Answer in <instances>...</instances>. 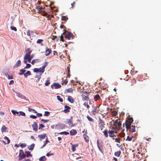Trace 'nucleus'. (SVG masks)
<instances>
[{
  "mask_svg": "<svg viewBox=\"0 0 161 161\" xmlns=\"http://www.w3.org/2000/svg\"><path fill=\"white\" fill-rule=\"evenodd\" d=\"M39 69L38 68H34L33 69V71L35 72H39Z\"/></svg>",
  "mask_w": 161,
  "mask_h": 161,
  "instance_id": "62",
  "label": "nucleus"
},
{
  "mask_svg": "<svg viewBox=\"0 0 161 161\" xmlns=\"http://www.w3.org/2000/svg\"><path fill=\"white\" fill-rule=\"evenodd\" d=\"M104 125L105 123L104 121L102 119H100L98 123V126L101 130H103L104 128Z\"/></svg>",
  "mask_w": 161,
  "mask_h": 161,
  "instance_id": "4",
  "label": "nucleus"
},
{
  "mask_svg": "<svg viewBox=\"0 0 161 161\" xmlns=\"http://www.w3.org/2000/svg\"><path fill=\"white\" fill-rule=\"evenodd\" d=\"M65 34V32H64L62 33V34L60 36V41H61L63 42H64V40L63 38V35H64Z\"/></svg>",
  "mask_w": 161,
  "mask_h": 161,
  "instance_id": "45",
  "label": "nucleus"
},
{
  "mask_svg": "<svg viewBox=\"0 0 161 161\" xmlns=\"http://www.w3.org/2000/svg\"><path fill=\"white\" fill-rule=\"evenodd\" d=\"M31 75V73L30 71H27L24 74V76L25 78H27L28 76Z\"/></svg>",
  "mask_w": 161,
  "mask_h": 161,
  "instance_id": "24",
  "label": "nucleus"
},
{
  "mask_svg": "<svg viewBox=\"0 0 161 161\" xmlns=\"http://www.w3.org/2000/svg\"><path fill=\"white\" fill-rule=\"evenodd\" d=\"M81 93V97L82 101H88L89 104H90L91 101L89 97L90 92L86 91H82Z\"/></svg>",
  "mask_w": 161,
  "mask_h": 161,
  "instance_id": "1",
  "label": "nucleus"
},
{
  "mask_svg": "<svg viewBox=\"0 0 161 161\" xmlns=\"http://www.w3.org/2000/svg\"><path fill=\"white\" fill-rule=\"evenodd\" d=\"M64 35L65 38L69 40L71 38L73 39L74 37L72 33L68 31H66V33H65Z\"/></svg>",
  "mask_w": 161,
  "mask_h": 161,
  "instance_id": "2",
  "label": "nucleus"
},
{
  "mask_svg": "<svg viewBox=\"0 0 161 161\" xmlns=\"http://www.w3.org/2000/svg\"><path fill=\"white\" fill-rule=\"evenodd\" d=\"M26 146V145L25 143H22L20 145V146L22 148L25 147Z\"/></svg>",
  "mask_w": 161,
  "mask_h": 161,
  "instance_id": "48",
  "label": "nucleus"
},
{
  "mask_svg": "<svg viewBox=\"0 0 161 161\" xmlns=\"http://www.w3.org/2000/svg\"><path fill=\"white\" fill-rule=\"evenodd\" d=\"M121 151H119L116 152H115L114 153V155L116 156L117 157H119L121 154Z\"/></svg>",
  "mask_w": 161,
  "mask_h": 161,
  "instance_id": "32",
  "label": "nucleus"
},
{
  "mask_svg": "<svg viewBox=\"0 0 161 161\" xmlns=\"http://www.w3.org/2000/svg\"><path fill=\"white\" fill-rule=\"evenodd\" d=\"M50 114V112L48 111H45V112L44 114V116H48Z\"/></svg>",
  "mask_w": 161,
  "mask_h": 161,
  "instance_id": "50",
  "label": "nucleus"
},
{
  "mask_svg": "<svg viewBox=\"0 0 161 161\" xmlns=\"http://www.w3.org/2000/svg\"><path fill=\"white\" fill-rule=\"evenodd\" d=\"M34 146L35 144H32L31 145L28 146V148L30 150H32L33 149Z\"/></svg>",
  "mask_w": 161,
  "mask_h": 161,
  "instance_id": "25",
  "label": "nucleus"
},
{
  "mask_svg": "<svg viewBox=\"0 0 161 161\" xmlns=\"http://www.w3.org/2000/svg\"><path fill=\"white\" fill-rule=\"evenodd\" d=\"M26 70L24 69H22L19 70V75H22L24 74V73L25 72Z\"/></svg>",
  "mask_w": 161,
  "mask_h": 161,
  "instance_id": "26",
  "label": "nucleus"
},
{
  "mask_svg": "<svg viewBox=\"0 0 161 161\" xmlns=\"http://www.w3.org/2000/svg\"><path fill=\"white\" fill-rule=\"evenodd\" d=\"M50 83L49 80H47L46 81L45 83V85L46 86H48Z\"/></svg>",
  "mask_w": 161,
  "mask_h": 161,
  "instance_id": "57",
  "label": "nucleus"
},
{
  "mask_svg": "<svg viewBox=\"0 0 161 161\" xmlns=\"http://www.w3.org/2000/svg\"><path fill=\"white\" fill-rule=\"evenodd\" d=\"M44 126L42 124H41L39 125V129H42V128H44Z\"/></svg>",
  "mask_w": 161,
  "mask_h": 161,
  "instance_id": "58",
  "label": "nucleus"
},
{
  "mask_svg": "<svg viewBox=\"0 0 161 161\" xmlns=\"http://www.w3.org/2000/svg\"><path fill=\"white\" fill-rule=\"evenodd\" d=\"M130 83V86H133L136 82V80L135 79H130L129 80Z\"/></svg>",
  "mask_w": 161,
  "mask_h": 161,
  "instance_id": "18",
  "label": "nucleus"
},
{
  "mask_svg": "<svg viewBox=\"0 0 161 161\" xmlns=\"http://www.w3.org/2000/svg\"><path fill=\"white\" fill-rule=\"evenodd\" d=\"M25 153H26V156L27 157H28L29 156L31 157L32 156V155L31 154L30 152H25Z\"/></svg>",
  "mask_w": 161,
  "mask_h": 161,
  "instance_id": "44",
  "label": "nucleus"
},
{
  "mask_svg": "<svg viewBox=\"0 0 161 161\" xmlns=\"http://www.w3.org/2000/svg\"><path fill=\"white\" fill-rule=\"evenodd\" d=\"M28 110L30 112H32L35 113H37V112L35 110L32 109L31 108H28Z\"/></svg>",
  "mask_w": 161,
  "mask_h": 161,
  "instance_id": "38",
  "label": "nucleus"
},
{
  "mask_svg": "<svg viewBox=\"0 0 161 161\" xmlns=\"http://www.w3.org/2000/svg\"><path fill=\"white\" fill-rule=\"evenodd\" d=\"M61 87V86L58 83H54L51 86V87L53 88V87L55 89L60 88Z\"/></svg>",
  "mask_w": 161,
  "mask_h": 161,
  "instance_id": "6",
  "label": "nucleus"
},
{
  "mask_svg": "<svg viewBox=\"0 0 161 161\" xmlns=\"http://www.w3.org/2000/svg\"><path fill=\"white\" fill-rule=\"evenodd\" d=\"M39 61V60L38 59H33L32 61L31 64H34L35 63L38 62Z\"/></svg>",
  "mask_w": 161,
  "mask_h": 161,
  "instance_id": "40",
  "label": "nucleus"
},
{
  "mask_svg": "<svg viewBox=\"0 0 161 161\" xmlns=\"http://www.w3.org/2000/svg\"><path fill=\"white\" fill-rule=\"evenodd\" d=\"M7 128L5 125H3L1 128V131L2 132H5L6 131Z\"/></svg>",
  "mask_w": 161,
  "mask_h": 161,
  "instance_id": "27",
  "label": "nucleus"
},
{
  "mask_svg": "<svg viewBox=\"0 0 161 161\" xmlns=\"http://www.w3.org/2000/svg\"><path fill=\"white\" fill-rule=\"evenodd\" d=\"M68 19V18L65 16H63L62 17L61 20L63 21H67Z\"/></svg>",
  "mask_w": 161,
  "mask_h": 161,
  "instance_id": "35",
  "label": "nucleus"
},
{
  "mask_svg": "<svg viewBox=\"0 0 161 161\" xmlns=\"http://www.w3.org/2000/svg\"><path fill=\"white\" fill-rule=\"evenodd\" d=\"M4 138H5V139L7 140V142L6 143H7V144L9 143H10V140L9 139V138L8 137H7V136H5L4 137Z\"/></svg>",
  "mask_w": 161,
  "mask_h": 161,
  "instance_id": "55",
  "label": "nucleus"
},
{
  "mask_svg": "<svg viewBox=\"0 0 161 161\" xmlns=\"http://www.w3.org/2000/svg\"><path fill=\"white\" fill-rule=\"evenodd\" d=\"M109 134V136L111 137H116V136L114 134V131L113 130H109L108 131Z\"/></svg>",
  "mask_w": 161,
  "mask_h": 161,
  "instance_id": "11",
  "label": "nucleus"
},
{
  "mask_svg": "<svg viewBox=\"0 0 161 161\" xmlns=\"http://www.w3.org/2000/svg\"><path fill=\"white\" fill-rule=\"evenodd\" d=\"M44 8V7H43L42 6H37L36 8V9L39 10H42Z\"/></svg>",
  "mask_w": 161,
  "mask_h": 161,
  "instance_id": "43",
  "label": "nucleus"
},
{
  "mask_svg": "<svg viewBox=\"0 0 161 161\" xmlns=\"http://www.w3.org/2000/svg\"><path fill=\"white\" fill-rule=\"evenodd\" d=\"M112 129L113 130H119V129L118 128V127L116 125H114V127H112Z\"/></svg>",
  "mask_w": 161,
  "mask_h": 161,
  "instance_id": "39",
  "label": "nucleus"
},
{
  "mask_svg": "<svg viewBox=\"0 0 161 161\" xmlns=\"http://www.w3.org/2000/svg\"><path fill=\"white\" fill-rule=\"evenodd\" d=\"M32 126L34 130H35V131H36L37 130L38 125L36 122H34L33 124L32 125Z\"/></svg>",
  "mask_w": 161,
  "mask_h": 161,
  "instance_id": "13",
  "label": "nucleus"
},
{
  "mask_svg": "<svg viewBox=\"0 0 161 161\" xmlns=\"http://www.w3.org/2000/svg\"><path fill=\"white\" fill-rule=\"evenodd\" d=\"M99 112V110L97 109V107L96 106L94 107L92 111V113L93 115H95V113H98Z\"/></svg>",
  "mask_w": 161,
  "mask_h": 161,
  "instance_id": "17",
  "label": "nucleus"
},
{
  "mask_svg": "<svg viewBox=\"0 0 161 161\" xmlns=\"http://www.w3.org/2000/svg\"><path fill=\"white\" fill-rule=\"evenodd\" d=\"M133 120L132 117H130L128 118L125 121V124L127 125H130L133 122Z\"/></svg>",
  "mask_w": 161,
  "mask_h": 161,
  "instance_id": "5",
  "label": "nucleus"
},
{
  "mask_svg": "<svg viewBox=\"0 0 161 161\" xmlns=\"http://www.w3.org/2000/svg\"><path fill=\"white\" fill-rule=\"evenodd\" d=\"M73 120V117H71L70 119H67L66 121L65 122V123L66 124H68L69 125H72L73 123L72 121ZM72 125H71V126Z\"/></svg>",
  "mask_w": 161,
  "mask_h": 161,
  "instance_id": "10",
  "label": "nucleus"
},
{
  "mask_svg": "<svg viewBox=\"0 0 161 161\" xmlns=\"http://www.w3.org/2000/svg\"><path fill=\"white\" fill-rule=\"evenodd\" d=\"M64 108L65 109L63 111L65 113H67L69 112L71 108L68 106L65 105L64 106Z\"/></svg>",
  "mask_w": 161,
  "mask_h": 161,
  "instance_id": "12",
  "label": "nucleus"
},
{
  "mask_svg": "<svg viewBox=\"0 0 161 161\" xmlns=\"http://www.w3.org/2000/svg\"><path fill=\"white\" fill-rule=\"evenodd\" d=\"M68 81L66 80H65L63 81V82L62 83V84L63 85L64 84V85H66L67 84Z\"/></svg>",
  "mask_w": 161,
  "mask_h": 161,
  "instance_id": "61",
  "label": "nucleus"
},
{
  "mask_svg": "<svg viewBox=\"0 0 161 161\" xmlns=\"http://www.w3.org/2000/svg\"><path fill=\"white\" fill-rule=\"evenodd\" d=\"M11 112L14 115H15L16 114H19V112H18L14 110H11Z\"/></svg>",
  "mask_w": 161,
  "mask_h": 161,
  "instance_id": "47",
  "label": "nucleus"
},
{
  "mask_svg": "<svg viewBox=\"0 0 161 161\" xmlns=\"http://www.w3.org/2000/svg\"><path fill=\"white\" fill-rule=\"evenodd\" d=\"M65 91L67 92H71L73 91V90L71 88H69L66 89Z\"/></svg>",
  "mask_w": 161,
  "mask_h": 161,
  "instance_id": "37",
  "label": "nucleus"
},
{
  "mask_svg": "<svg viewBox=\"0 0 161 161\" xmlns=\"http://www.w3.org/2000/svg\"><path fill=\"white\" fill-rule=\"evenodd\" d=\"M75 5V2H73V3H72L71 4V8H74Z\"/></svg>",
  "mask_w": 161,
  "mask_h": 161,
  "instance_id": "60",
  "label": "nucleus"
},
{
  "mask_svg": "<svg viewBox=\"0 0 161 161\" xmlns=\"http://www.w3.org/2000/svg\"><path fill=\"white\" fill-rule=\"evenodd\" d=\"M83 101L84 102L83 103V105L86 107L87 109H89L90 107L89 106L90 104H89L88 101Z\"/></svg>",
  "mask_w": 161,
  "mask_h": 161,
  "instance_id": "15",
  "label": "nucleus"
},
{
  "mask_svg": "<svg viewBox=\"0 0 161 161\" xmlns=\"http://www.w3.org/2000/svg\"><path fill=\"white\" fill-rule=\"evenodd\" d=\"M46 136V135L45 134H43L40 135H38V137L40 138L41 139H44L45 138Z\"/></svg>",
  "mask_w": 161,
  "mask_h": 161,
  "instance_id": "28",
  "label": "nucleus"
},
{
  "mask_svg": "<svg viewBox=\"0 0 161 161\" xmlns=\"http://www.w3.org/2000/svg\"><path fill=\"white\" fill-rule=\"evenodd\" d=\"M68 100L70 103H73L74 102L75 100L74 98L70 96H68Z\"/></svg>",
  "mask_w": 161,
  "mask_h": 161,
  "instance_id": "19",
  "label": "nucleus"
},
{
  "mask_svg": "<svg viewBox=\"0 0 161 161\" xmlns=\"http://www.w3.org/2000/svg\"><path fill=\"white\" fill-rule=\"evenodd\" d=\"M26 52L25 54L24 58V59H25V60L31 55L30 54L32 52V51L31 50L30 48H28L26 50Z\"/></svg>",
  "mask_w": 161,
  "mask_h": 161,
  "instance_id": "3",
  "label": "nucleus"
},
{
  "mask_svg": "<svg viewBox=\"0 0 161 161\" xmlns=\"http://www.w3.org/2000/svg\"><path fill=\"white\" fill-rule=\"evenodd\" d=\"M94 98L95 100H96V101L99 100L100 98L99 95L98 94H96Z\"/></svg>",
  "mask_w": 161,
  "mask_h": 161,
  "instance_id": "34",
  "label": "nucleus"
},
{
  "mask_svg": "<svg viewBox=\"0 0 161 161\" xmlns=\"http://www.w3.org/2000/svg\"><path fill=\"white\" fill-rule=\"evenodd\" d=\"M125 126L127 130H128V129H130V127H131L130 125H127L125 124Z\"/></svg>",
  "mask_w": 161,
  "mask_h": 161,
  "instance_id": "59",
  "label": "nucleus"
},
{
  "mask_svg": "<svg viewBox=\"0 0 161 161\" xmlns=\"http://www.w3.org/2000/svg\"><path fill=\"white\" fill-rule=\"evenodd\" d=\"M97 147L100 151L102 153L103 152V146L102 145H99L98 144V141L97 142Z\"/></svg>",
  "mask_w": 161,
  "mask_h": 161,
  "instance_id": "23",
  "label": "nucleus"
},
{
  "mask_svg": "<svg viewBox=\"0 0 161 161\" xmlns=\"http://www.w3.org/2000/svg\"><path fill=\"white\" fill-rule=\"evenodd\" d=\"M31 67V65L30 64L26 63V66L25 67V69H28V68H30Z\"/></svg>",
  "mask_w": 161,
  "mask_h": 161,
  "instance_id": "54",
  "label": "nucleus"
},
{
  "mask_svg": "<svg viewBox=\"0 0 161 161\" xmlns=\"http://www.w3.org/2000/svg\"><path fill=\"white\" fill-rule=\"evenodd\" d=\"M71 135L73 136L76 135L77 133V131L75 130H71L69 132Z\"/></svg>",
  "mask_w": 161,
  "mask_h": 161,
  "instance_id": "20",
  "label": "nucleus"
},
{
  "mask_svg": "<svg viewBox=\"0 0 161 161\" xmlns=\"http://www.w3.org/2000/svg\"><path fill=\"white\" fill-rule=\"evenodd\" d=\"M117 125H118V126L119 128L121 127V125H122V123H121V121H119V122H118V123L117 124Z\"/></svg>",
  "mask_w": 161,
  "mask_h": 161,
  "instance_id": "53",
  "label": "nucleus"
},
{
  "mask_svg": "<svg viewBox=\"0 0 161 161\" xmlns=\"http://www.w3.org/2000/svg\"><path fill=\"white\" fill-rule=\"evenodd\" d=\"M103 133L104 134V135L106 137H107L108 136V132L107 131V130H105L103 131Z\"/></svg>",
  "mask_w": 161,
  "mask_h": 161,
  "instance_id": "41",
  "label": "nucleus"
},
{
  "mask_svg": "<svg viewBox=\"0 0 161 161\" xmlns=\"http://www.w3.org/2000/svg\"><path fill=\"white\" fill-rule=\"evenodd\" d=\"M33 58V55H31L29 56V57H28L27 58H26L25 60L24 59V63L25 64H26L27 61L29 63H30L31 61V59Z\"/></svg>",
  "mask_w": 161,
  "mask_h": 161,
  "instance_id": "8",
  "label": "nucleus"
},
{
  "mask_svg": "<svg viewBox=\"0 0 161 161\" xmlns=\"http://www.w3.org/2000/svg\"><path fill=\"white\" fill-rule=\"evenodd\" d=\"M21 62L20 60H19L16 62V64L14 66V68H17L18 66H19L21 64Z\"/></svg>",
  "mask_w": 161,
  "mask_h": 161,
  "instance_id": "16",
  "label": "nucleus"
},
{
  "mask_svg": "<svg viewBox=\"0 0 161 161\" xmlns=\"http://www.w3.org/2000/svg\"><path fill=\"white\" fill-rule=\"evenodd\" d=\"M47 62H45V64L42 66V68H40L39 69H39V72H42V73H43L45 69V67L47 66Z\"/></svg>",
  "mask_w": 161,
  "mask_h": 161,
  "instance_id": "9",
  "label": "nucleus"
},
{
  "mask_svg": "<svg viewBox=\"0 0 161 161\" xmlns=\"http://www.w3.org/2000/svg\"><path fill=\"white\" fill-rule=\"evenodd\" d=\"M33 32H32V31H31V33L30 32V31L29 30H27L26 31V33H27V35L29 36H31V33H33Z\"/></svg>",
  "mask_w": 161,
  "mask_h": 161,
  "instance_id": "52",
  "label": "nucleus"
},
{
  "mask_svg": "<svg viewBox=\"0 0 161 161\" xmlns=\"http://www.w3.org/2000/svg\"><path fill=\"white\" fill-rule=\"evenodd\" d=\"M41 121H43L44 122L46 123L48 122L49 120L48 119H41Z\"/></svg>",
  "mask_w": 161,
  "mask_h": 161,
  "instance_id": "63",
  "label": "nucleus"
},
{
  "mask_svg": "<svg viewBox=\"0 0 161 161\" xmlns=\"http://www.w3.org/2000/svg\"><path fill=\"white\" fill-rule=\"evenodd\" d=\"M78 144L72 145V149L73 152H74L76 150V147H78Z\"/></svg>",
  "mask_w": 161,
  "mask_h": 161,
  "instance_id": "22",
  "label": "nucleus"
},
{
  "mask_svg": "<svg viewBox=\"0 0 161 161\" xmlns=\"http://www.w3.org/2000/svg\"><path fill=\"white\" fill-rule=\"evenodd\" d=\"M25 155L24 153L22 150H20L19 153V159H21L25 158Z\"/></svg>",
  "mask_w": 161,
  "mask_h": 161,
  "instance_id": "7",
  "label": "nucleus"
},
{
  "mask_svg": "<svg viewBox=\"0 0 161 161\" xmlns=\"http://www.w3.org/2000/svg\"><path fill=\"white\" fill-rule=\"evenodd\" d=\"M129 131L131 132H134L136 131L135 126V125H132L130 127Z\"/></svg>",
  "mask_w": 161,
  "mask_h": 161,
  "instance_id": "21",
  "label": "nucleus"
},
{
  "mask_svg": "<svg viewBox=\"0 0 161 161\" xmlns=\"http://www.w3.org/2000/svg\"><path fill=\"white\" fill-rule=\"evenodd\" d=\"M19 115H21V116H25V113L22 111H19Z\"/></svg>",
  "mask_w": 161,
  "mask_h": 161,
  "instance_id": "46",
  "label": "nucleus"
},
{
  "mask_svg": "<svg viewBox=\"0 0 161 161\" xmlns=\"http://www.w3.org/2000/svg\"><path fill=\"white\" fill-rule=\"evenodd\" d=\"M132 138L133 136L131 137H129V136H127V138L126 139V140L131 141L132 140Z\"/></svg>",
  "mask_w": 161,
  "mask_h": 161,
  "instance_id": "51",
  "label": "nucleus"
},
{
  "mask_svg": "<svg viewBox=\"0 0 161 161\" xmlns=\"http://www.w3.org/2000/svg\"><path fill=\"white\" fill-rule=\"evenodd\" d=\"M84 138L85 141L86 142H88L89 141V137L87 136L84 135Z\"/></svg>",
  "mask_w": 161,
  "mask_h": 161,
  "instance_id": "33",
  "label": "nucleus"
},
{
  "mask_svg": "<svg viewBox=\"0 0 161 161\" xmlns=\"http://www.w3.org/2000/svg\"><path fill=\"white\" fill-rule=\"evenodd\" d=\"M52 51L51 49H49L48 47L46 48V51L45 55L46 56H48L51 53Z\"/></svg>",
  "mask_w": 161,
  "mask_h": 161,
  "instance_id": "14",
  "label": "nucleus"
},
{
  "mask_svg": "<svg viewBox=\"0 0 161 161\" xmlns=\"http://www.w3.org/2000/svg\"><path fill=\"white\" fill-rule=\"evenodd\" d=\"M10 29L12 30H14L15 31H16L17 30L16 27L14 26H11L10 27Z\"/></svg>",
  "mask_w": 161,
  "mask_h": 161,
  "instance_id": "49",
  "label": "nucleus"
},
{
  "mask_svg": "<svg viewBox=\"0 0 161 161\" xmlns=\"http://www.w3.org/2000/svg\"><path fill=\"white\" fill-rule=\"evenodd\" d=\"M87 118L89 121L91 122H93L94 121V119L89 116L87 115Z\"/></svg>",
  "mask_w": 161,
  "mask_h": 161,
  "instance_id": "36",
  "label": "nucleus"
},
{
  "mask_svg": "<svg viewBox=\"0 0 161 161\" xmlns=\"http://www.w3.org/2000/svg\"><path fill=\"white\" fill-rule=\"evenodd\" d=\"M57 99L60 102H63V100L62 98H61L59 96H57Z\"/></svg>",
  "mask_w": 161,
  "mask_h": 161,
  "instance_id": "42",
  "label": "nucleus"
},
{
  "mask_svg": "<svg viewBox=\"0 0 161 161\" xmlns=\"http://www.w3.org/2000/svg\"><path fill=\"white\" fill-rule=\"evenodd\" d=\"M113 139L114 140L115 139V142L119 143H120V142L121 141V138H117L115 139H114V138H113Z\"/></svg>",
  "mask_w": 161,
  "mask_h": 161,
  "instance_id": "31",
  "label": "nucleus"
},
{
  "mask_svg": "<svg viewBox=\"0 0 161 161\" xmlns=\"http://www.w3.org/2000/svg\"><path fill=\"white\" fill-rule=\"evenodd\" d=\"M43 40L42 39H38L36 41L37 43L40 44L42 46H43V44L42 43V42L43 41Z\"/></svg>",
  "mask_w": 161,
  "mask_h": 161,
  "instance_id": "30",
  "label": "nucleus"
},
{
  "mask_svg": "<svg viewBox=\"0 0 161 161\" xmlns=\"http://www.w3.org/2000/svg\"><path fill=\"white\" fill-rule=\"evenodd\" d=\"M46 159L47 158L45 156H42L39 158L40 161H45L46 160Z\"/></svg>",
  "mask_w": 161,
  "mask_h": 161,
  "instance_id": "29",
  "label": "nucleus"
},
{
  "mask_svg": "<svg viewBox=\"0 0 161 161\" xmlns=\"http://www.w3.org/2000/svg\"><path fill=\"white\" fill-rule=\"evenodd\" d=\"M30 117L31 118L35 119L36 118V116H35V115H31L30 116Z\"/></svg>",
  "mask_w": 161,
  "mask_h": 161,
  "instance_id": "64",
  "label": "nucleus"
},
{
  "mask_svg": "<svg viewBox=\"0 0 161 161\" xmlns=\"http://www.w3.org/2000/svg\"><path fill=\"white\" fill-rule=\"evenodd\" d=\"M112 113L113 114V115L114 116H116L117 115L118 113L117 111H114L112 112Z\"/></svg>",
  "mask_w": 161,
  "mask_h": 161,
  "instance_id": "56",
  "label": "nucleus"
}]
</instances>
